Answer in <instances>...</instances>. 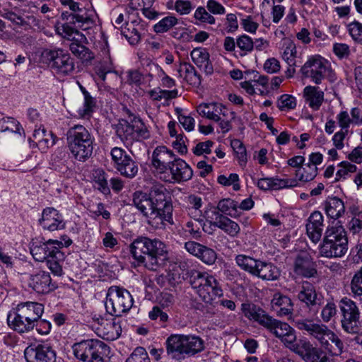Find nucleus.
Here are the masks:
<instances>
[{"instance_id":"obj_1","label":"nucleus","mask_w":362,"mask_h":362,"mask_svg":"<svg viewBox=\"0 0 362 362\" xmlns=\"http://www.w3.org/2000/svg\"><path fill=\"white\" fill-rule=\"evenodd\" d=\"M132 202L136 209L146 218L148 225L162 228L168 223H174L171 196L162 185H153L149 192L136 191Z\"/></svg>"},{"instance_id":"obj_2","label":"nucleus","mask_w":362,"mask_h":362,"mask_svg":"<svg viewBox=\"0 0 362 362\" xmlns=\"http://www.w3.org/2000/svg\"><path fill=\"white\" fill-rule=\"evenodd\" d=\"M242 310L247 318L257 322L270 334L279 338L286 348L296 353L297 348L300 346V340L296 341V332L288 323L274 318L255 304L243 303Z\"/></svg>"},{"instance_id":"obj_3","label":"nucleus","mask_w":362,"mask_h":362,"mask_svg":"<svg viewBox=\"0 0 362 362\" xmlns=\"http://www.w3.org/2000/svg\"><path fill=\"white\" fill-rule=\"evenodd\" d=\"M129 252L138 264H143L151 271H156L167 259L165 244L158 238L138 236L129 245Z\"/></svg>"},{"instance_id":"obj_4","label":"nucleus","mask_w":362,"mask_h":362,"mask_svg":"<svg viewBox=\"0 0 362 362\" xmlns=\"http://www.w3.org/2000/svg\"><path fill=\"white\" fill-rule=\"evenodd\" d=\"M293 322L299 330L315 340L322 349L333 352L336 355L343 353L344 342L326 325L316 323L309 319H296L293 320Z\"/></svg>"},{"instance_id":"obj_5","label":"nucleus","mask_w":362,"mask_h":362,"mask_svg":"<svg viewBox=\"0 0 362 362\" xmlns=\"http://www.w3.org/2000/svg\"><path fill=\"white\" fill-rule=\"evenodd\" d=\"M166 354L174 361L181 362L204 349V340L195 334H172L165 342Z\"/></svg>"},{"instance_id":"obj_6","label":"nucleus","mask_w":362,"mask_h":362,"mask_svg":"<svg viewBox=\"0 0 362 362\" xmlns=\"http://www.w3.org/2000/svg\"><path fill=\"white\" fill-rule=\"evenodd\" d=\"M67 146L74 158L81 162L89 159L93 152L95 138L84 126L76 124L66 132Z\"/></svg>"},{"instance_id":"obj_7","label":"nucleus","mask_w":362,"mask_h":362,"mask_svg":"<svg viewBox=\"0 0 362 362\" xmlns=\"http://www.w3.org/2000/svg\"><path fill=\"white\" fill-rule=\"evenodd\" d=\"M347 250L348 238L344 227L338 223L327 226L320 245V255L327 258L341 257Z\"/></svg>"},{"instance_id":"obj_8","label":"nucleus","mask_w":362,"mask_h":362,"mask_svg":"<svg viewBox=\"0 0 362 362\" xmlns=\"http://www.w3.org/2000/svg\"><path fill=\"white\" fill-rule=\"evenodd\" d=\"M115 132L127 148L151 137L150 131L143 120L133 115H129L128 119H120L115 126Z\"/></svg>"},{"instance_id":"obj_9","label":"nucleus","mask_w":362,"mask_h":362,"mask_svg":"<svg viewBox=\"0 0 362 362\" xmlns=\"http://www.w3.org/2000/svg\"><path fill=\"white\" fill-rule=\"evenodd\" d=\"M192 288L206 303L212 304L223 292L218 280L207 272L192 270L189 276Z\"/></svg>"},{"instance_id":"obj_10","label":"nucleus","mask_w":362,"mask_h":362,"mask_svg":"<svg viewBox=\"0 0 362 362\" xmlns=\"http://www.w3.org/2000/svg\"><path fill=\"white\" fill-rule=\"evenodd\" d=\"M300 71L304 78L317 85L321 84L324 80L333 83L337 79L330 62L320 55L310 57Z\"/></svg>"},{"instance_id":"obj_11","label":"nucleus","mask_w":362,"mask_h":362,"mask_svg":"<svg viewBox=\"0 0 362 362\" xmlns=\"http://www.w3.org/2000/svg\"><path fill=\"white\" fill-rule=\"evenodd\" d=\"M74 356L86 362H107L110 347L99 339L83 340L72 346Z\"/></svg>"},{"instance_id":"obj_12","label":"nucleus","mask_w":362,"mask_h":362,"mask_svg":"<svg viewBox=\"0 0 362 362\" xmlns=\"http://www.w3.org/2000/svg\"><path fill=\"white\" fill-rule=\"evenodd\" d=\"M133 303V298L127 289L112 286L107 291L105 308L110 315L120 317L129 311Z\"/></svg>"},{"instance_id":"obj_13","label":"nucleus","mask_w":362,"mask_h":362,"mask_svg":"<svg viewBox=\"0 0 362 362\" xmlns=\"http://www.w3.org/2000/svg\"><path fill=\"white\" fill-rule=\"evenodd\" d=\"M339 308L341 313L342 329L350 334H360L362 322L360 320L361 313L356 303L346 297L343 298L339 302Z\"/></svg>"},{"instance_id":"obj_14","label":"nucleus","mask_w":362,"mask_h":362,"mask_svg":"<svg viewBox=\"0 0 362 362\" xmlns=\"http://www.w3.org/2000/svg\"><path fill=\"white\" fill-rule=\"evenodd\" d=\"M41 56L43 62L47 63L57 74L65 76L72 73L74 70V59L69 53L65 52L62 49H45Z\"/></svg>"},{"instance_id":"obj_15","label":"nucleus","mask_w":362,"mask_h":362,"mask_svg":"<svg viewBox=\"0 0 362 362\" xmlns=\"http://www.w3.org/2000/svg\"><path fill=\"white\" fill-rule=\"evenodd\" d=\"M63 241L49 239L43 243L40 241H34L30 246V253L33 258L37 262L47 260L55 252L62 250L63 247H69L72 240L66 235L62 237Z\"/></svg>"},{"instance_id":"obj_16","label":"nucleus","mask_w":362,"mask_h":362,"mask_svg":"<svg viewBox=\"0 0 362 362\" xmlns=\"http://www.w3.org/2000/svg\"><path fill=\"white\" fill-rule=\"evenodd\" d=\"M27 362H56V352L52 346L45 341L33 343L24 351Z\"/></svg>"},{"instance_id":"obj_17","label":"nucleus","mask_w":362,"mask_h":362,"mask_svg":"<svg viewBox=\"0 0 362 362\" xmlns=\"http://www.w3.org/2000/svg\"><path fill=\"white\" fill-rule=\"evenodd\" d=\"M193 170L182 159L177 158L168 169V173L160 175V179L169 182H182L189 180Z\"/></svg>"},{"instance_id":"obj_18","label":"nucleus","mask_w":362,"mask_h":362,"mask_svg":"<svg viewBox=\"0 0 362 362\" xmlns=\"http://www.w3.org/2000/svg\"><path fill=\"white\" fill-rule=\"evenodd\" d=\"M305 362H334V358L323 352L320 348L314 346L307 339H300V346L296 353Z\"/></svg>"},{"instance_id":"obj_19","label":"nucleus","mask_w":362,"mask_h":362,"mask_svg":"<svg viewBox=\"0 0 362 362\" xmlns=\"http://www.w3.org/2000/svg\"><path fill=\"white\" fill-rule=\"evenodd\" d=\"M115 317L108 320L100 315H94L93 317V321L100 326L98 329L102 337L106 340L113 341L121 336L122 327L120 322L117 320Z\"/></svg>"},{"instance_id":"obj_20","label":"nucleus","mask_w":362,"mask_h":362,"mask_svg":"<svg viewBox=\"0 0 362 362\" xmlns=\"http://www.w3.org/2000/svg\"><path fill=\"white\" fill-rule=\"evenodd\" d=\"M177 158L173 152L164 146H158L152 155V165L157 172L163 175L168 173L171 164Z\"/></svg>"},{"instance_id":"obj_21","label":"nucleus","mask_w":362,"mask_h":362,"mask_svg":"<svg viewBox=\"0 0 362 362\" xmlns=\"http://www.w3.org/2000/svg\"><path fill=\"white\" fill-rule=\"evenodd\" d=\"M298 298L310 310L313 311L318 310L323 299L322 295L317 293L315 286L308 281H303Z\"/></svg>"},{"instance_id":"obj_22","label":"nucleus","mask_w":362,"mask_h":362,"mask_svg":"<svg viewBox=\"0 0 362 362\" xmlns=\"http://www.w3.org/2000/svg\"><path fill=\"white\" fill-rule=\"evenodd\" d=\"M293 272L297 276L304 278L315 277L317 274L315 263L307 252L299 253L296 257Z\"/></svg>"},{"instance_id":"obj_23","label":"nucleus","mask_w":362,"mask_h":362,"mask_svg":"<svg viewBox=\"0 0 362 362\" xmlns=\"http://www.w3.org/2000/svg\"><path fill=\"white\" fill-rule=\"evenodd\" d=\"M39 223L43 229L52 232L62 230L66 226L62 215L52 207H47L43 209Z\"/></svg>"},{"instance_id":"obj_24","label":"nucleus","mask_w":362,"mask_h":362,"mask_svg":"<svg viewBox=\"0 0 362 362\" xmlns=\"http://www.w3.org/2000/svg\"><path fill=\"white\" fill-rule=\"evenodd\" d=\"M185 248L189 253L207 265H212L216 261L217 253L206 245L194 241H188L185 243Z\"/></svg>"},{"instance_id":"obj_25","label":"nucleus","mask_w":362,"mask_h":362,"mask_svg":"<svg viewBox=\"0 0 362 362\" xmlns=\"http://www.w3.org/2000/svg\"><path fill=\"white\" fill-rule=\"evenodd\" d=\"M29 286L38 293H48L56 288L49 274L45 271H40L30 275L28 281Z\"/></svg>"},{"instance_id":"obj_26","label":"nucleus","mask_w":362,"mask_h":362,"mask_svg":"<svg viewBox=\"0 0 362 362\" xmlns=\"http://www.w3.org/2000/svg\"><path fill=\"white\" fill-rule=\"evenodd\" d=\"M324 218L319 211H313L309 216L306 223V233L309 239L315 244L321 240L323 227Z\"/></svg>"},{"instance_id":"obj_27","label":"nucleus","mask_w":362,"mask_h":362,"mask_svg":"<svg viewBox=\"0 0 362 362\" xmlns=\"http://www.w3.org/2000/svg\"><path fill=\"white\" fill-rule=\"evenodd\" d=\"M7 324L11 329L19 334L33 331L35 325L30 320L13 309L7 315Z\"/></svg>"},{"instance_id":"obj_28","label":"nucleus","mask_w":362,"mask_h":362,"mask_svg":"<svg viewBox=\"0 0 362 362\" xmlns=\"http://www.w3.org/2000/svg\"><path fill=\"white\" fill-rule=\"evenodd\" d=\"M197 111L202 117L215 122H218L221 116L226 117L228 115L226 107L218 103H202L197 106Z\"/></svg>"},{"instance_id":"obj_29","label":"nucleus","mask_w":362,"mask_h":362,"mask_svg":"<svg viewBox=\"0 0 362 362\" xmlns=\"http://www.w3.org/2000/svg\"><path fill=\"white\" fill-rule=\"evenodd\" d=\"M13 310L26 317L35 324L42 317L44 305L38 302L27 301L18 303Z\"/></svg>"},{"instance_id":"obj_30","label":"nucleus","mask_w":362,"mask_h":362,"mask_svg":"<svg viewBox=\"0 0 362 362\" xmlns=\"http://www.w3.org/2000/svg\"><path fill=\"white\" fill-rule=\"evenodd\" d=\"M257 187L262 190H278L284 188L298 186V182L295 179H280L278 177H266L258 180Z\"/></svg>"},{"instance_id":"obj_31","label":"nucleus","mask_w":362,"mask_h":362,"mask_svg":"<svg viewBox=\"0 0 362 362\" xmlns=\"http://www.w3.org/2000/svg\"><path fill=\"white\" fill-rule=\"evenodd\" d=\"M215 218L214 221H211V225L224 231L232 238L237 237L240 233V228L234 221L224 216L219 212L213 211Z\"/></svg>"},{"instance_id":"obj_32","label":"nucleus","mask_w":362,"mask_h":362,"mask_svg":"<svg viewBox=\"0 0 362 362\" xmlns=\"http://www.w3.org/2000/svg\"><path fill=\"white\" fill-rule=\"evenodd\" d=\"M322 206L327 217L334 220L341 217L346 211L343 200L335 196L328 197Z\"/></svg>"},{"instance_id":"obj_33","label":"nucleus","mask_w":362,"mask_h":362,"mask_svg":"<svg viewBox=\"0 0 362 362\" xmlns=\"http://www.w3.org/2000/svg\"><path fill=\"white\" fill-rule=\"evenodd\" d=\"M280 274L277 267L272 263L259 260L252 276L265 281H274L279 279Z\"/></svg>"},{"instance_id":"obj_34","label":"nucleus","mask_w":362,"mask_h":362,"mask_svg":"<svg viewBox=\"0 0 362 362\" xmlns=\"http://www.w3.org/2000/svg\"><path fill=\"white\" fill-rule=\"evenodd\" d=\"M191 57L194 63L206 74L213 73L214 69L209 60V54L203 47H196L191 52Z\"/></svg>"},{"instance_id":"obj_35","label":"nucleus","mask_w":362,"mask_h":362,"mask_svg":"<svg viewBox=\"0 0 362 362\" xmlns=\"http://www.w3.org/2000/svg\"><path fill=\"white\" fill-rule=\"evenodd\" d=\"M97 14L93 8L90 6L88 7H82L79 12L73 13L72 23H81L80 28L86 30L95 23Z\"/></svg>"},{"instance_id":"obj_36","label":"nucleus","mask_w":362,"mask_h":362,"mask_svg":"<svg viewBox=\"0 0 362 362\" xmlns=\"http://www.w3.org/2000/svg\"><path fill=\"white\" fill-rule=\"evenodd\" d=\"M303 97L310 108L318 110L324 101V92L319 87L307 86L303 90Z\"/></svg>"},{"instance_id":"obj_37","label":"nucleus","mask_w":362,"mask_h":362,"mask_svg":"<svg viewBox=\"0 0 362 362\" xmlns=\"http://www.w3.org/2000/svg\"><path fill=\"white\" fill-rule=\"evenodd\" d=\"M177 71L180 76L184 77V79L189 85L194 87L201 85V76L191 64L187 62L181 63Z\"/></svg>"},{"instance_id":"obj_38","label":"nucleus","mask_w":362,"mask_h":362,"mask_svg":"<svg viewBox=\"0 0 362 362\" xmlns=\"http://www.w3.org/2000/svg\"><path fill=\"white\" fill-rule=\"evenodd\" d=\"M272 307L277 310L279 316H286L293 312V303L289 297L281 293H276L272 300Z\"/></svg>"},{"instance_id":"obj_39","label":"nucleus","mask_w":362,"mask_h":362,"mask_svg":"<svg viewBox=\"0 0 362 362\" xmlns=\"http://www.w3.org/2000/svg\"><path fill=\"white\" fill-rule=\"evenodd\" d=\"M238 209V202L228 198L220 200L216 206L217 211L215 210L214 211L219 212L226 216L237 218L240 214Z\"/></svg>"},{"instance_id":"obj_40","label":"nucleus","mask_w":362,"mask_h":362,"mask_svg":"<svg viewBox=\"0 0 362 362\" xmlns=\"http://www.w3.org/2000/svg\"><path fill=\"white\" fill-rule=\"evenodd\" d=\"M64 258V252L62 250H59L46 260L48 268L54 275L60 276L63 274L62 263Z\"/></svg>"},{"instance_id":"obj_41","label":"nucleus","mask_w":362,"mask_h":362,"mask_svg":"<svg viewBox=\"0 0 362 362\" xmlns=\"http://www.w3.org/2000/svg\"><path fill=\"white\" fill-rule=\"evenodd\" d=\"M317 167L314 165L305 164V167L297 169L295 173L298 181L308 182L313 180L317 175Z\"/></svg>"},{"instance_id":"obj_42","label":"nucleus","mask_w":362,"mask_h":362,"mask_svg":"<svg viewBox=\"0 0 362 362\" xmlns=\"http://www.w3.org/2000/svg\"><path fill=\"white\" fill-rule=\"evenodd\" d=\"M117 170L122 176L132 179L137 175L139 168L136 162L129 156Z\"/></svg>"},{"instance_id":"obj_43","label":"nucleus","mask_w":362,"mask_h":362,"mask_svg":"<svg viewBox=\"0 0 362 362\" xmlns=\"http://www.w3.org/2000/svg\"><path fill=\"white\" fill-rule=\"evenodd\" d=\"M235 260L239 267L251 275H253L259 259H256L245 255H238Z\"/></svg>"},{"instance_id":"obj_44","label":"nucleus","mask_w":362,"mask_h":362,"mask_svg":"<svg viewBox=\"0 0 362 362\" xmlns=\"http://www.w3.org/2000/svg\"><path fill=\"white\" fill-rule=\"evenodd\" d=\"M139 59L142 66H146L149 67V71L146 74V76L152 78L153 74H156L157 76L162 80L167 74L162 69V68L157 64H154L152 61L147 57H144L143 54H139Z\"/></svg>"},{"instance_id":"obj_45","label":"nucleus","mask_w":362,"mask_h":362,"mask_svg":"<svg viewBox=\"0 0 362 362\" xmlns=\"http://www.w3.org/2000/svg\"><path fill=\"white\" fill-rule=\"evenodd\" d=\"M338 170L336 173L334 182H339L345 180L350 176L351 173H356L357 167L356 165L349 161H342L338 164Z\"/></svg>"},{"instance_id":"obj_46","label":"nucleus","mask_w":362,"mask_h":362,"mask_svg":"<svg viewBox=\"0 0 362 362\" xmlns=\"http://www.w3.org/2000/svg\"><path fill=\"white\" fill-rule=\"evenodd\" d=\"M73 54L83 64L91 62L95 57V53L88 47H70Z\"/></svg>"},{"instance_id":"obj_47","label":"nucleus","mask_w":362,"mask_h":362,"mask_svg":"<svg viewBox=\"0 0 362 362\" xmlns=\"http://www.w3.org/2000/svg\"><path fill=\"white\" fill-rule=\"evenodd\" d=\"M0 132H11L21 135L24 133L21 124L13 117H6L0 119Z\"/></svg>"},{"instance_id":"obj_48","label":"nucleus","mask_w":362,"mask_h":362,"mask_svg":"<svg viewBox=\"0 0 362 362\" xmlns=\"http://www.w3.org/2000/svg\"><path fill=\"white\" fill-rule=\"evenodd\" d=\"M230 145L236 155L239 164L240 165H245L247 157L246 148L243 142L239 139H233L231 141Z\"/></svg>"},{"instance_id":"obj_49","label":"nucleus","mask_w":362,"mask_h":362,"mask_svg":"<svg viewBox=\"0 0 362 362\" xmlns=\"http://www.w3.org/2000/svg\"><path fill=\"white\" fill-rule=\"evenodd\" d=\"M348 228L353 238L358 243L361 242L362 239V220L359 218H352L349 222Z\"/></svg>"},{"instance_id":"obj_50","label":"nucleus","mask_w":362,"mask_h":362,"mask_svg":"<svg viewBox=\"0 0 362 362\" xmlns=\"http://www.w3.org/2000/svg\"><path fill=\"white\" fill-rule=\"evenodd\" d=\"M177 23V18L174 16H169L163 18L154 27V31L157 33L167 32Z\"/></svg>"},{"instance_id":"obj_51","label":"nucleus","mask_w":362,"mask_h":362,"mask_svg":"<svg viewBox=\"0 0 362 362\" xmlns=\"http://www.w3.org/2000/svg\"><path fill=\"white\" fill-rule=\"evenodd\" d=\"M217 182L223 186L233 185L235 191L240 189V186L239 184V176L236 173H230L228 177L224 175H221L217 177Z\"/></svg>"},{"instance_id":"obj_52","label":"nucleus","mask_w":362,"mask_h":362,"mask_svg":"<svg viewBox=\"0 0 362 362\" xmlns=\"http://www.w3.org/2000/svg\"><path fill=\"white\" fill-rule=\"evenodd\" d=\"M203 221H189L185 225V230L189 233L192 238L198 239L202 236L201 228Z\"/></svg>"},{"instance_id":"obj_53","label":"nucleus","mask_w":362,"mask_h":362,"mask_svg":"<svg viewBox=\"0 0 362 362\" xmlns=\"http://www.w3.org/2000/svg\"><path fill=\"white\" fill-rule=\"evenodd\" d=\"M95 183L98 185L97 188L104 194L110 192L108 182L105 177V173L103 170H96L93 174Z\"/></svg>"},{"instance_id":"obj_54","label":"nucleus","mask_w":362,"mask_h":362,"mask_svg":"<svg viewBox=\"0 0 362 362\" xmlns=\"http://www.w3.org/2000/svg\"><path fill=\"white\" fill-rule=\"evenodd\" d=\"M125 362H151L148 353L144 347H136Z\"/></svg>"},{"instance_id":"obj_55","label":"nucleus","mask_w":362,"mask_h":362,"mask_svg":"<svg viewBox=\"0 0 362 362\" xmlns=\"http://www.w3.org/2000/svg\"><path fill=\"white\" fill-rule=\"evenodd\" d=\"M277 106L280 110H293L296 107V98L291 95H282L277 100Z\"/></svg>"},{"instance_id":"obj_56","label":"nucleus","mask_w":362,"mask_h":362,"mask_svg":"<svg viewBox=\"0 0 362 362\" xmlns=\"http://www.w3.org/2000/svg\"><path fill=\"white\" fill-rule=\"evenodd\" d=\"M110 155L116 169L129 156L123 148L119 147L112 148Z\"/></svg>"},{"instance_id":"obj_57","label":"nucleus","mask_w":362,"mask_h":362,"mask_svg":"<svg viewBox=\"0 0 362 362\" xmlns=\"http://www.w3.org/2000/svg\"><path fill=\"white\" fill-rule=\"evenodd\" d=\"M144 79V74L137 69L127 71V83L131 86H139Z\"/></svg>"},{"instance_id":"obj_58","label":"nucleus","mask_w":362,"mask_h":362,"mask_svg":"<svg viewBox=\"0 0 362 362\" xmlns=\"http://www.w3.org/2000/svg\"><path fill=\"white\" fill-rule=\"evenodd\" d=\"M337 314V306L334 303L329 301L323 307L321 317L324 322H328Z\"/></svg>"},{"instance_id":"obj_59","label":"nucleus","mask_w":362,"mask_h":362,"mask_svg":"<svg viewBox=\"0 0 362 362\" xmlns=\"http://www.w3.org/2000/svg\"><path fill=\"white\" fill-rule=\"evenodd\" d=\"M177 115L179 122L187 131H192L194 127V119L190 116L184 115L182 114V110L181 108L175 109Z\"/></svg>"},{"instance_id":"obj_60","label":"nucleus","mask_w":362,"mask_h":362,"mask_svg":"<svg viewBox=\"0 0 362 362\" xmlns=\"http://www.w3.org/2000/svg\"><path fill=\"white\" fill-rule=\"evenodd\" d=\"M348 30L351 37L356 42H362V24L358 21H354L348 25Z\"/></svg>"},{"instance_id":"obj_61","label":"nucleus","mask_w":362,"mask_h":362,"mask_svg":"<svg viewBox=\"0 0 362 362\" xmlns=\"http://www.w3.org/2000/svg\"><path fill=\"white\" fill-rule=\"evenodd\" d=\"M122 35H123L131 45H135L139 42L141 39V35L138 32L137 29L132 27L128 28L124 30H122Z\"/></svg>"},{"instance_id":"obj_62","label":"nucleus","mask_w":362,"mask_h":362,"mask_svg":"<svg viewBox=\"0 0 362 362\" xmlns=\"http://www.w3.org/2000/svg\"><path fill=\"white\" fill-rule=\"evenodd\" d=\"M148 317L151 320H159L161 323H165L168 320V314L163 311L160 307L153 306L152 310L148 313Z\"/></svg>"},{"instance_id":"obj_63","label":"nucleus","mask_w":362,"mask_h":362,"mask_svg":"<svg viewBox=\"0 0 362 362\" xmlns=\"http://www.w3.org/2000/svg\"><path fill=\"white\" fill-rule=\"evenodd\" d=\"M56 31L59 35L64 38H67L68 40L74 39V37H72L73 34L75 33L78 35L79 33L78 30H74L68 23H64L61 25H56Z\"/></svg>"},{"instance_id":"obj_64","label":"nucleus","mask_w":362,"mask_h":362,"mask_svg":"<svg viewBox=\"0 0 362 362\" xmlns=\"http://www.w3.org/2000/svg\"><path fill=\"white\" fill-rule=\"evenodd\" d=\"M350 287L354 297L362 296V276L358 272L353 276Z\"/></svg>"}]
</instances>
